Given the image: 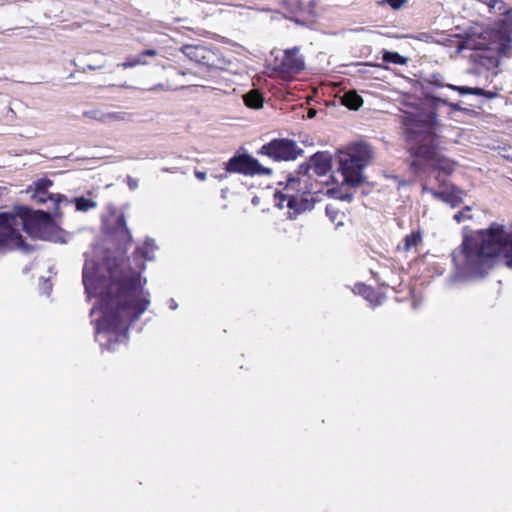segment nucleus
Wrapping results in <instances>:
<instances>
[{
	"label": "nucleus",
	"instance_id": "obj_36",
	"mask_svg": "<svg viewBox=\"0 0 512 512\" xmlns=\"http://www.w3.org/2000/svg\"><path fill=\"white\" fill-rule=\"evenodd\" d=\"M447 106H449V107H450L452 110H454V111H460V110H462V107L460 106V104H459V103H450V102H448V105H447Z\"/></svg>",
	"mask_w": 512,
	"mask_h": 512
},
{
	"label": "nucleus",
	"instance_id": "obj_30",
	"mask_svg": "<svg viewBox=\"0 0 512 512\" xmlns=\"http://www.w3.org/2000/svg\"><path fill=\"white\" fill-rule=\"evenodd\" d=\"M470 211H471V208L467 206V207H465L464 210L457 212L453 216V218L458 223H460V222H462V221H464L466 219H471L472 216L470 214Z\"/></svg>",
	"mask_w": 512,
	"mask_h": 512
},
{
	"label": "nucleus",
	"instance_id": "obj_8",
	"mask_svg": "<svg viewBox=\"0 0 512 512\" xmlns=\"http://www.w3.org/2000/svg\"><path fill=\"white\" fill-rule=\"evenodd\" d=\"M226 171L244 175H269L272 169L262 166L259 161L248 154L232 157L226 163Z\"/></svg>",
	"mask_w": 512,
	"mask_h": 512
},
{
	"label": "nucleus",
	"instance_id": "obj_17",
	"mask_svg": "<svg viewBox=\"0 0 512 512\" xmlns=\"http://www.w3.org/2000/svg\"><path fill=\"white\" fill-rule=\"evenodd\" d=\"M242 98L248 108L258 110L263 107L264 98L262 94L256 89L248 91L242 96Z\"/></svg>",
	"mask_w": 512,
	"mask_h": 512
},
{
	"label": "nucleus",
	"instance_id": "obj_18",
	"mask_svg": "<svg viewBox=\"0 0 512 512\" xmlns=\"http://www.w3.org/2000/svg\"><path fill=\"white\" fill-rule=\"evenodd\" d=\"M353 291L355 294H359L364 299L369 301L373 307H376L381 304V301L375 295L374 290L365 284H356Z\"/></svg>",
	"mask_w": 512,
	"mask_h": 512
},
{
	"label": "nucleus",
	"instance_id": "obj_28",
	"mask_svg": "<svg viewBox=\"0 0 512 512\" xmlns=\"http://www.w3.org/2000/svg\"><path fill=\"white\" fill-rule=\"evenodd\" d=\"M117 231L119 233L126 234L129 238L131 237L129 229L127 228V225H126L125 217L123 214H120L117 216Z\"/></svg>",
	"mask_w": 512,
	"mask_h": 512
},
{
	"label": "nucleus",
	"instance_id": "obj_38",
	"mask_svg": "<svg viewBox=\"0 0 512 512\" xmlns=\"http://www.w3.org/2000/svg\"><path fill=\"white\" fill-rule=\"evenodd\" d=\"M507 47H508V46H507L506 44L502 43V44H501V46H500V48H499V52H500L501 54H505V52H506V50H507Z\"/></svg>",
	"mask_w": 512,
	"mask_h": 512
},
{
	"label": "nucleus",
	"instance_id": "obj_44",
	"mask_svg": "<svg viewBox=\"0 0 512 512\" xmlns=\"http://www.w3.org/2000/svg\"><path fill=\"white\" fill-rule=\"evenodd\" d=\"M412 165H417L418 166L419 164L416 161H413Z\"/></svg>",
	"mask_w": 512,
	"mask_h": 512
},
{
	"label": "nucleus",
	"instance_id": "obj_35",
	"mask_svg": "<svg viewBox=\"0 0 512 512\" xmlns=\"http://www.w3.org/2000/svg\"><path fill=\"white\" fill-rule=\"evenodd\" d=\"M195 176L200 181H204L206 179V173L203 171H195Z\"/></svg>",
	"mask_w": 512,
	"mask_h": 512
},
{
	"label": "nucleus",
	"instance_id": "obj_13",
	"mask_svg": "<svg viewBox=\"0 0 512 512\" xmlns=\"http://www.w3.org/2000/svg\"><path fill=\"white\" fill-rule=\"evenodd\" d=\"M88 118L94 119L104 124L113 122H129L132 120V114L127 112H105L102 110H91L84 113Z\"/></svg>",
	"mask_w": 512,
	"mask_h": 512
},
{
	"label": "nucleus",
	"instance_id": "obj_15",
	"mask_svg": "<svg viewBox=\"0 0 512 512\" xmlns=\"http://www.w3.org/2000/svg\"><path fill=\"white\" fill-rule=\"evenodd\" d=\"M310 163L314 174L324 176L331 169V155L327 152H317L310 158Z\"/></svg>",
	"mask_w": 512,
	"mask_h": 512
},
{
	"label": "nucleus",
	"instance_id": "obj_41",
	"mask_svg": "<svg viewBox=\"0 0 512 512\" xmlns=\"http://www.w3.org/2000/svg\"><path fill=\"white\" fill-rule=\"evenodd\" d=\"M315 114H316V111H315V110H310V111H309V113H308V117H309V118H312V117H314V116H315Z\"/></svg>",
	"mask_w": 512,
	"mask_h": 512
},
{
	"label": "nucleus",
	"instance_id": "obj_23",
	"mask_svg": "<svg viewBox=\"0 0 512 512\" xmlns=\"http://www.w3.org/2000/svg\"><path fill=\"white\" fill-rule=\"evenodd\" d=\"M382 59L384 62L398 65H405L407 63V59L405 57H403L397 52L391 51H384Z\"/></svg>",
	"mask_w": 512,
	"mask_h": 512
},
{
	"label": "nucleus",
	"instance_id": "obj_16",
	"mask_svg": "<svg viewBox=\"0 0 512 512\" xmlns=\"http://www.w3.org/2000/svg\"><path fill=\"white\" fill-rule=\"evenodd\" d=\"M157 54L158 53L155 49H147L141 52L137 57H129L125 62L119 64L118 66L127 69L138 65H147L148 63L144 58L146 56L155 57Z\"/></svg>",
	"mask_w": 512,
	"mask_h": 512
},
{
	"label": "nucleus",
	"instance_id": "obj_32",
	"mask_svg": "<svg viewBox=\"0 0 512 512\" xmlns=\"http://www.w3.org/2000/svg\"><path fill=\"white\" fill-rule=\"evenodd\" d=\"M438 160V169L439 170H442L444 173L446 174H449L452 172L453 170V164L448 161V160H440V159H437Z\"/></svg>",
	"mask_w": 512,
	"mask_h": 512
},
{
	"label": "nucleus",
	"instance_id": "obj_14",
	"mask_svg": "<svg viewBox=\"0 0 512 512\" xmlns=\"http://www.w3.org/2000/svg\"><path fill=\"white\" fill-rule=\"evenodd\" d=\"M423 190L431 192L435 198L448 203L452 207L458 206L462 202L464 196V192L455 186H452L450 189L444 191L429 190L426 186H424Z\"/></svg>",
	"mask_w": 512,
	"mask_h": 512
},
{
	"label": "nucleus",
	"instance_id": "obj_31",
	"mask_svg": "<svg viewBox=\"0 0 512 512\" xmlns=\"http://www.w3.org/2000/svg\"><path fill=\"white\" fill-rule=\"evenodd\" d=\"M426 99L429 101L433 109H436L439 105H448V101L433 95L427 94Z\"/></svg>",
	"mask_w": 512,
	"mask_h": 512
},
{
	"label": "nucleus",
	"instance_id": "obj_9",
	"mask_svg": "<svg viewBox=\"0 0 512 512\" xmlns=\"http://www.w3.org/2000/svg\"><path fill=\"white\" fill-rule=\"evenodd\" d=\"M52 186V181L49 179H38L29 186L28 193L39 204L47 205L48 209L56 211L63 201H67L66 197L61 194H51L48 189Z\"/></svg>",
	"mask_w": 512,
	"mask_h": 512
},
{
	"label": "nucleus",
	"instance_id": "obj_20",
	"mask_svg": "<svg viewBox=\"0 0 512 512\" xmlns=\"http://www.w3.org/2000/svg\"><path fill=\"white\" fill-rule=\"evenodd\" d=\"M341 103L351 110H358L363 105V99L355 91H347L341 97Z\"/></svg>",
	"mask_w": 512,
	"mask_h": 512
},
{
	"label": "nucleus",
	"instance_id": "obj_39",
	"mask_svg": "<svg viewBox=\"0 0 512 512\" xmlns=\"http://www.w3.org/2000/svg\"><path fill=\"white\" fill-rule=\"evenodd\" d=\"M505 158L512 160V149L507 151V154L504 155Z\"/></svg>",
	"mask_w": 512,
	"mask_h": 512
},
{
	"label": "nucleus",
	"instance_id": "obj_33",
	"mask_svg": "<svg viewBox=\"0 0 512 512\" xmlns=\"http://www.w3.org/2000/svg\"><path fill=\"white\" fill-rule=\"evenodd\" d=\"M502 22L507 26L509 27L510 29H512V9L508 10L507 12L504 13L503 15V18H502Z\"/></svg>",
	"mask_w": 512,
	"mask_h": 512
},
{
	"label": "nucleus",
	"instance_id": "obj_37",
	"mask_svg": "<svg viewBox=\"0 0 512 512\" xmlns=\"http://www.w3.org/2000/svg\"><path fill=\"white\" fill-rule=\"evenodd\" d=\"M168 304H169V308L171 310H175L178 307V304H177V302L174 299H170Z\"/></svg>",
	"mask_w": 512,
	"mask_h": 512
},
{
	"label": "nucleus",
	"instance_id": "obj_29",
	"mask_svg": "<svg viewBox=\"0 0 512 512\" xmlns=\"http://www.w3.org/2000/svg\"><path fill=\"white\" fill-rule=\"evenodd\" d=\"M465 49H478L477 44L473 39L467 38L458 43L457 50L461 52Z\"/></svg>",
	"mask_w": 512,
	"mask_h": 512
},
{
	"label": "nucleus",
	"instance_id": "obj_43",
	"mask_svg": "<svg viewBox=\"0 0 512 512\" xmlns=\"http://www.w3.org/2000/svg\"><path fill=\"white\" fill-rule=\"evenodd\" d=\"M6 191V188L5 187H2L0 186V198L2 197V195L5 193Z\"/></svg>",
	"mask_w": 512,
	"mask_h": 512
},
{
	"label": "nucleus",
	"instance_id": "obj_42",
	"mask_svg": "<svg viewBox=\"0 0 512 512\" xmlns=\"http://www.w3.org/2000/svg\"><path fill=\"white\" fill-rule=\"evenodd\" d=\"M102 66H93V65H88V69L89 70H95V69H99L101 68Z\"/></svg>",
	"mask_w": 512,
	"mask_h": 512
},
{
	"label": "nucleus",
	"instance_id": "obj_3",
	"mask_svg": "<svg viewBox=\"0 0 512 512\" xmlns=\"http://www.w3.org/2000/svg\"><path fill=\"white\" fill-rule=\"evenodd\" d=\"M401 118L411 155L417 159H437L434 143L439 125L437 114L416 109L414 112L403 111Z\"/></svg>",
	"mask_w": 512,
	"mask_h": 512
},
{
	"label": "nucleus",
	"instance_id": "obj_40",
	"mask_svg": "<svg viewBox=\"0 0 512 512\" xmlns=\"http://www.w3.org/2000/svg\"><path fill=\"white\" fill-rule=\"evenodd\" d=\"M163 87H164L163 84H158V85L154 86L151 90L155 91L157 89H162Z\"/></svg>",
	"mask_w": 512,
	"mask_h": 512
},
{
	"label": "nucleus",
	"instance_id": "obj_7",
	"mask_svg": "<svg viewBox=\"0 0 512 512\" xmlns=\"http://www.w3.org/2000/svg\"><path fill=\"white\" fill-rule=\"evenodd\" d=\"M259 153L266 155L275 161H290L295 160L302 153V149L298 147L295 141L280 138L273 139L263 145L259 150Z\"/></svg>",
	"mask_w": 512,
	"mask_h": 512
},
{
	"label": "nucleus",
	"instance_id": "obj_11",
	"mask_svg": "<svg viewBox=\"0 0 512 512\" xmlns=\"http://www.w3.org/2000/svg\"><path fill=\"white\" fill-rule=\"evenodd\" d=\"M493 230L496 232L497 246H499L497 256L502 255L506 266L512 270V233L497 223H493Z\"/></svg>",
	"mask_w": 512,
	"mask_h": 512
},
{
	"label": "nucleus",
	"instance_id": "obj_10",
	"mask_svg": "<svg viewBox=\"0 0 512 512\" xmlns=\"http://www.w3.org/2000/svg\"><path fill=\"white\" fill-rule=\"evenodd\" d=\"M304 66V58L299 54V48L294 47L284 52V56L276 65L275 70L287 77L299 73L304 69Z\"/></svg>",
	"mask_w": 512,
	"mask_h": 512
},
{
	"label": "nucleus",
	"instance_id": "obj_21",
	"mask_svg": "<svg viewBox=\"0 0 512 512\" xmlns=\"http://www.w3.org/2000/svg\"><path fill=\"white\" fill-rule=\"evenodd\" d=\"M448 87L450 89L458 91L462 95H467V94H472V95H477V96L486 95L489 98H492L494 96L493 93H486L482 88H478V87L472 88V87H467V86H456V85H451V84L448 85Z\"/></svg>",
	"mask_w": 512,
	"mask_h": 512
},
{
	"label": "nucleus",
	"instance_id": "obj_19",
	"mask_svg": "<svg viewBox=\"0 0 512 512\" xmlns=\"http://www.w3.org/2000/svg\"><path fill=\"white\" fill-rule=\"evenodd\" d=\"M157 249V246L155 245L154 241L152 239H147L144 243V245L140 248H137L135 251V259L137 258H143L145 260H153L155 258V251Z\"/></svg>",
	"mask_w": 512,
	"mask_h": 512
},
{
	"label": "nucleus",
	"instance_id": "obj_24",
	"mask_svg": "<svg viewBox=\"0 0 512 512\" xmlns=\"http://www.w3.org/2000/svg\"><path fill=\"white\" fill-rule=\"evenodd\" d=\"M325 211L326 215L329 217L331 222L335 224L336 227H340L343 225L344 215L341 214L338 210H336L333 206L328 205Z\"/></svg>",
	"mask_w": 512,
	"mask_h": 512
},
{
	"label": "nucleus",
	"instance_id": "obj_6",
	"mask_svg": "<svg viewBox=\"0 0 512 512\" xmlns=\"http://www.w3.org/2000/svg\"><path fill=\"white\" fill-rule=\"evenodd\" d=\"M309 192L307 180L289 176L283 191H278L274 195L276 206L279 208L287 207L300 213L305 210L307 200L303 195Z\"/></svg>",
	"mask_w": 512,
	"mask_h": 512
},
{
	"label": "nucleus",
	"instance_id": "obj_22",
	"mask_svg": "<svg viewBox=\"0 0 512 512\" xmlns=\"http://www.w3.org/2000/svg\"><path fill=\"white\" fill-rule=\"evenodd\" d=\"M73 201L75 203L76 210L80 212H87L97 207L96 201H94L91 198H86L84 196L76 197L73 199Z\"/></svg>",
	"mask_w": 512,
	"mask_h": 512
},
{
	"label": "nucleus",
	"instance_id": "obj_1",
	"mask_svg": "<svg viewBox=\"0 0 512 512\" xmlns=\"http://www.w3.org/2000/svg\"><path fill=\"white\" fill-rule=\"evenodd\" d=\"M82 281L88 297L96 302L90 315L95 322V340L102 349L116 351L128 340L131 322L150 305V293L141 277L144 263L133 269L129 260L107 257L99 264L85 254Z\"/></svg>",
	"mask_w": 512,
	"mask_h": 512
},
{
	"label": "nucleus",
	"instance_id": "obj_5",
	"mask_svg": "<svg viewBox=\"0 0 512 512\" xmlns=\"http://www.w3.org/2000/svg\"><path fill=\"white\" fill-rule=\"evenodd\" d=\"M371 158L372 149L364 142L353 143L345 151H339L337 161L342 183L353 187L363 183V171Z\"/></svg>",
	"mask_w": 512,
	"mask_h": 512
},
{
	"label": "nucleus",
	"instance_id": "obj_12",
	"mask_svg": "<svg viewBox=\"0 0 512 512\" xmlns=\"http://www.w3.org/2000/svg\"><path fill=\"white\" fill-rule=\"evenodd\" d=\"M180 50L187 58L201 64L209 65L214 57V53L202 44H186Z\"/></svg>",
	"mask_w": 512,
	"mask_h": 512
},
{
	"label": "nucleus",
	"instance_id": "obj_27",
	"mask_svg": "<svg viewBox=\"0 0 512 512\" xmlns=\"http://www.w3.org/2000/svg\"><path fill=\"white\" fill-rule=\"evenodd\" d=\"M408 0H381L378 2L379 5H388L393 10H399L401 9Z\"/></svg>",
	"mask_w": 512,
	"mask_h": 512
},
{
	"label": "nucleus",
	"instance_id": "obj_2",
	"mask_svg": "<svg viewBox=\"0 0 512 512\" xmlns=\"http://www.w3.org/2000/svg\"><path fill=\"white\" fill-rule=\"evenodd\" d=\"M497 247L493 224L487 230L465 236L461 245L452 252L454 273L447 283L453 286L457 282L486 276L494 265Z\"/></svg>",
	"mask_w": 512,
	"mask_h": 512
},
{
	"label": "nucleus",
	"instance_id": "obj_34",
	"mask_svg": "<svg viewBox=\"0 0 512 512\" xmlns=\"http://www.w3.org/2000/svg\"><path fill=\"white\" fill-rule=\"evenodd\" d=\"M127 184L131 190H135L138 188V180L128 176L127 177Z\"/></svg>",
	"mask_w": 512,
	"mask_h": 512
},
{
	"label": "nucleus",
	"instance_id": "obj_4",
	"mask_svg": "<svg viewBox=\"0 0 512 512\" xmlns=\"http://www.w3.org/2000/svg\"><path fill=\"white\" fill-rule=\"evenodd\" d=\"M33 225L32 212L27 207L17 206L12 211L0 212V246L28 251L20 230L30 234Z\"/></svg>",
	"mask_w": 512,
	"mask_h": 512
},
{
	"label": "nucleus",
	"instance_id": "obj_26",
	"mask_svg": "<svg viewBox=\"0 0 512 512\" xmlns=\"http://www.w3.org/2000/svg\"><path fill=\"white\" fill-rule=\"evenodd\" d=\"M310 170H312L310 161L308 163L301 164L297 171L296 178H301L303 180H307V182H308L310 179V175H309Z\"/></svg>",
	"mask_w": 512,
	"mask_h": 512
},
{
	"label": "nucleus",
	"instance_id": "obj_25",
	"mask_svg": "<svg viewBox=\"0 0 512 512\" xmlns=\"http://www.w3.org/2000/svg\"><path fill=\"white\" fill-rule=\"evenodd\" d=\"M422 241V235L419 231L413 232L405 237V249L411 250L417 247Z\"/></svg>",
	"mask_w": 512,
	"mask_h": 512
}]
</instances>
